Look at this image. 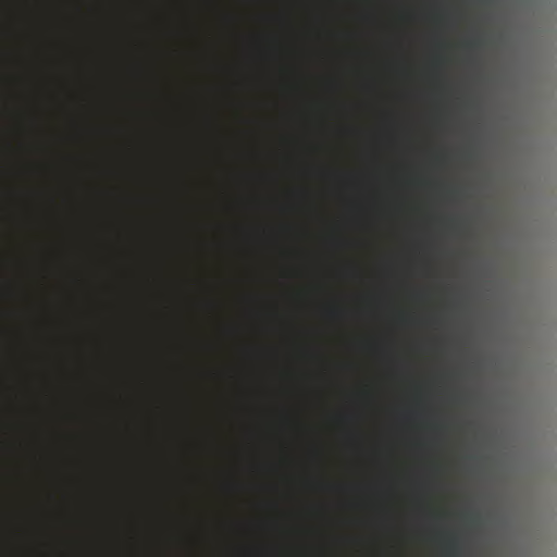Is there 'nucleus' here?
<instances>
[{
	"label": "nucleus",
	"instance_id": "obj_2",
	"mask_svg": "<svg viewBox=\"0 0 557 557\" xmlns=\"http://www.w3.org/2000/svg\"><path fill=\"white\" fill-rule=\"evenodd\" d=\"M331 313H332V314H337V313H338V310H337V309H335V308H333V309L331 310Z\"/></svg>",
	"mask_w": 557,
	"mask_h": 557
},
{
	"label": "nucleus",
	"instance_id": "obj_1",
	"mask_svg": "<svg viewBox=\"0 0 557 557\" xmlns=\"http://www.w3.org/2000/svg\"><path fill=\"white\" fill-rule=\"evenodd\" d=\"M446 554L456 557L460 553L459 541L456 536H449L445 543Z\"/></svg>",
	"mask_w": 557,
	"mask_h": 557
}]
</instances>
